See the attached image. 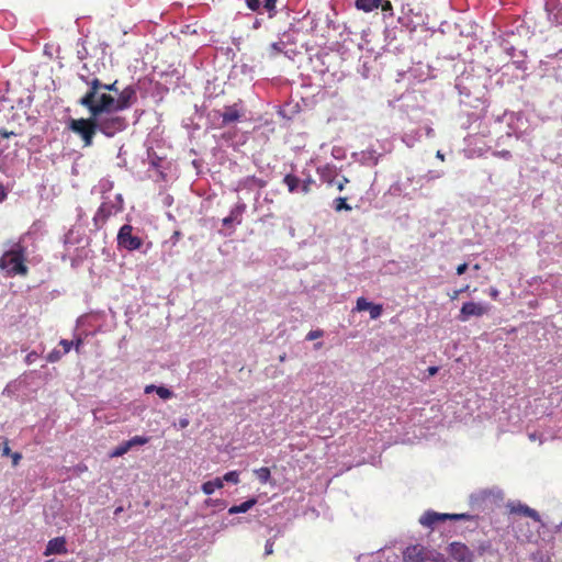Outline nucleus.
I'll return each mask as SVG.
<instances>
[{
    "label": "nucleus",
    "instance_id": "obj_41",
    "mask_svg": "<svg viewBox=\"0 0 562 562\" xmlns=\"http://www.w3.org/2000/svg\"><path fill=\"white\" fill-rule=\"evenodd\" d=\"M7 191L4 187L0 183V202H3L7 199Z\"/></svg>",
    "mask_w": 562,
    "mask_h": 562
},
{
    "label": "nucleus",
    "instance_id": "obj_32",
    "mask_svg": "<svg viewBox=\"0 0 562 562\" xmlns=\"http://www.w3.org/2000/svg\"><path fill=\"white\" fill-rule=\"evenodd\" d=\"M61 353L58 350H53L47 355V361L48 362H56L60 359Z\"/></svg>",
    "mask_w": 562,
    "mask_h": 562
},
{
    "label": "nucleus",
    "instance_id": "obj_11",
    "mask_svg": "<svg viewBox=\"0 0 562 562\" xmlns=\"http://www.w3.org/2000/svg\"><path fill=\"white\" fill-rule=\"evenodd\" d=\"M356 311L362 312V311H369L370 317L372 319H376L382 315L383 306L381 304H374L371 302H368L364 297H358L356 303Z\"/></svg>",
    "mask_w": 562,
    "mask_h": 562
},
{
    "label": "nucleus",
    "instance_id": "obj_7",
    "mask_svg": "<svg viewBox=\"0 0 562 562\" xmlns=\"http://www.w3.org/2000/svg\"><path fill=\"white\" fill-rule=\"evenodd\" d=\"M507 508L510 514L515 515H521L531 518L532 520L540 522L541 518L537 510L533 508H530L526 504H522L520 502H509L507 504Z\"/></svg>",
    "mask_w": 562,
    "mask_h": 562
},
{
    "label": "nucleus",
    "instance_id": "obj_28",
    "mask_svg": "<svg viewBox=\"0 0 562 562\" xmlns=\"http://www.w3.org/2000/svg\"><path fill=\"white\" fill-rule=\"evenodd\" d=\"M323 335H324V331L322 329L311 330L306 335V340H310V341L315 340V339L323 337Z\"/></svg>",
    "mask_w": 562,
    "mask_h": 562
},
{
    "label": "nucleus",
    "instance_id": "obj_22",
    "mask_svg": "<svg viewBox=\"0 0 562 562\" xmlns=\"http://www.w3.org/2000/svg\"><path fill=\"white\" fill-rule=\"evenodd\" d=\"M102 88L108 91L109 93H114L117 98L120 95V93L122 92V89L119 88V81L117 80H114L112 83H103L102 82Z\"/></svg>",
    "mask_w": 562,
    "mask_h": 562
},
{
    "label": "nucleus",
    "instance_id": "obj_8",
    "mask_svg": "<svg viewBox=\"0 0 562 562\" xmlns=\"http://www.w3.org/2000/svg\"><path fill=\"white\" fill-rule=\"evenodd\" d=\"M215 113L222 116L223 125L238 122L243 116L240 102L234 103L232 105H226L223 112L215 111Z\"/></svg>",
    "mask_w": 562,
    "mask_h": 562
},
{
    "label": "nucleus",
    "instance_id": "obj_25",
    "mask_svg": "<svg viewBox=\"0 0 562 562\" xmlns=\"http://www.w3.org/2000/svg\"><path fill=\"white\" fill-rule=\"evenodd\" d=\"M315 183L312 177H307L306 179L301 181V190L304 194H307L312 190V186Z\"/></svg>",
    "mask_w": 562,
    "mask_h": 562
},
{
    "label": "nucleus",
    "instance_id": "obj_39",
    "mask_svg": "<svg viewBox=\"0 0 562 562\" xmlns=\"http://www.w3.org/2000/svg\"><path fill=\"white\" fill-rule=\"evenodd\" d=\"M488 294L493 299V300H497L498 299V295H499V291L496 289V288H490V291H488Z\"/></svg>",
    "mask_w": 562,
    "mask_h": 562
},
{
    "label": "nucleus",
    "instance_id": "obj_37",
    "mask_svg": "<svg viewBox=\"0 0 562 562\" xmlns=\"http://www.w3.org/2000/svg\"><path fill=\"white\" fill-rule=\"evenodd\" d=\"M12 458V464L15 467L19 464L20 460L22 459V454L20 452H14L10 454Z\"/></svg>",
    "mask_w": 562,
    "mask_h": 562
},
{
    "label": "nucleus",
    "instance_id": "obj_46",
    "mask_svg": "<svg viewBox=\"0 0 562 562\" xmlns=\"http://www.w3.org/2000/svg\"><path fill=\"white\" fill-rule=\"evenodd\" d=\"M232 222H233L232 216L225 217V218L223 220V224H224V225H226V226H227V225H229Z\"/></svg>",
    "mask_w": 562,
    "mask_h": 562
},
{
    "label": "nucleus",
    "instance_id": "obj_12",
    "mask_svg": "<svg viewBox=\"0 0 562 562\" xmlns=\"http://www.w3.org/2000/svg\"><path fill=\"white\" fill-rule=\"evenodd\" d=\"M404 560L406 562H425L426 554L424 548L419 544L406 548L404 551Z\"/></svg>",
    "mask_w": 562,
    "mask_h": 562
},
{
    "label": "nucleus",
    "instance_id": "obj_44",
    "mask_svg": "<svg viewBox=\"0 0 562 562\" xmlns=\"http://www.w3.org/2000/svg\"><path fill=\"white\" fill-rule=\"evenodd\" d=\"M82 344H83V340L81 338H77L76 341H74V346H75L77 352H79V349Z\"/></svg>",
    "mask_w": 562,
    "mask_h": 562
},
{
    "label": "nucleus",
    "instance_id": "obj_50",
    "mask_svg": "<svg viewBox=\"0 0 562 562\" xmlns=\"http://www.w3.org/2000/svg\"><path fill=\"white\" fill-rule=\"evenodd\" d=\"M436 157L442 161L445 160V155L440 150L437 151Z\"/></svg>",
    "mask_w": 562,
    "mask_h": 562
},
{
    "label": "nucleus",
    "instance_id": "obj_54",
    "mask_svg": "<svg viewBox=\"0 0 562 562\" xmlns=\"http://www.w3.org/2000/svg\"><path fill=\"white\" fill-rule=\"evenodd\" d=\"M47 562H54V560H49V561H47Z\"/></svg>",
    "mask_w": 562,
    "mask_h": 562
},
{
    "label": "nucleus",
    "instance_id": "obj_16",
    "mask_svg": "<svg viewBox=\"0 0 562 562\" xmlns=\"http://www.w3.org/2000/svg\"><path fill=\"white\" fill-rule=\"evenodd\" d=\"M257 503V499L256 498H250L244 503H241L240 505H235V506H232L229 509H228V513L231 515L233 514H239V513H246L248 512L249 509H251Z\"/></svg>",
    "mask_w": 562,
    "mask_h": 562
},
{
    "label": "nucleus",
    "instance_id": "obj_43",
    "mask_svg": "<svg viewBox=\"0 0 562 562\" xmlns=\"http://www.w3.org/2000/svg\"><path fill=\"white\" fill-rule=\"evenodd\" d=\"M438 371H439V368H438V367H435V366H434V367H429V368L427 369V372H428V375H429V376H432V375L437 374V372H438Z\"/></svg>",
    "mask_w": 562,
    "mask_h": 562
},
{
    "label": "nucleus",
    "instance_id": "obj_26",
    "mask_svg": "<svg viewBox=\"0 0 562 562\" xmlns=\"http://www.w3.org/2000/svg\"><path fill=\"white\" fill-rule=\"evenodd\" d=\"M223 482H231L237 484L239 482V473L237 471H229L222 477Z\"/></svg>",
    "mask_w": 562,
    "mask_h": 562
},
{
    "label": "nucleus",
    "instance_id": "obj_35",
    "mask_svg": "<svg viewBox=\"0 0 562 562\" xmlns=\"http://www.w3.org/2000/svg\"><path fill=\"white\" fill-rule=\"evenodd\" d=\"M38 358V353L36 351H31L25 357V362L27 364L33 363Z\"/></svg>",
    "mask_w": 562,
    "mask_h": 562
},
{
    "label": "nucleus",
    "instance_id": "obj_34",
    "mask_svg": "<svg viewBox=\"0 0 562 562\" xmlns=\"http://www.w3.org/2000/svg\"><path fill=\"white\" fill-rule=\"evenodd\" d=\"M381 10L383 12H392L393 5L390 0H382V3H380Z\"/></svg>",
    "mask_w": 562,
    "mask_h": 562
},
{
    "label": "nucleus",
    "instance_id": "obj_1",
    "mask_svg": "<svg viewBox=\"0 0 562 562\" xmlns=\"http://www.w3.org/2000/svg\"><path fill=\"white\" fill-rule=\"evenodd\" d=\"M80 79L88 86V91L78 100V104L86 108L88 112L99 120H116L114 128L123 132L128 123L120 112L130 109L137 101L135 86H126L117 98L102 88V81L98 78L80 76Z\"/></svg>",
    "mask_w": 562,
    "mask_h": 562
},
{
    "label": "nucleus",
    "instance_id": "obj_5",
    "mask_svg": "<svg viewBox=\"0 0 562 562\" xmlns=\"http://www.w3.org/2000/svg\"><path fill=\"white\" fill-rule=\"evenodd\" d=\"M490 311V306L487 304L477 303V302H465L458 315V319L461 322H467L471 317H481L487 314Z\"/></svg>",
    "mask_w": 562,
    "mask_h": 562
},
{
    "label": "nucleus",
    "instance_id": "obj_49",
    "mask_svg": "<svg viewBox=\"0 0 562 562\" xmlns=\"http://www.w3.org/2000/svg\"><path fill=\"white\" fill-rule=\"evenodd\" d=\"M272 552V544L267 543L266 544V553L270 554Z\"/></svg>",
    "mask_w": 562,
    "mask_h": 562
},
{
    "label": "nucleus",
    "instance_id": "obj_31",
    "mask_svg": "<svg viewBox=\"0 0 562 562\" xmlns=\"http://www.w3.org/2000/svg\"><path fill=\"white\" fill-rule=\"evenodd\" d=\"M277 0H265L263 7L268 12H274L276 10ZM273 14L270 13V16Z\"/></svg>",
    "mask_w": 562,
    "mask_h": 562
},
{
    "label": "nucleus",
    "instance_id": "obj_23",
    "mask_svg": "<svg viewBox=\"0 0 562 562\" xmlns=\"http://www.w3.org/2000/svg\"><path fill=\"white\" fill-rule=\"evenodd\" d=\"M126 441L128 442L127 446H130V448L132 449L133 447H136V446L146 445L149 441V438L144 437V436H134L133 438H131L130 440H126Z\"/></svg>",
    "mask_w": 562,
    "mask_h": 562
},
{
    "label": "nucleus",
    "instance_id": "obj_48",
    "mask_svg": "<svg viewBox=\"0 0 562 562\" xmlns=\"http://www.w3.org/2000/svg\"><path fill=\"white\" fill-rule=\"evenodd\" d=\"M188 425H189V420H188V419H181V420H180V426H181L182 428L187 427Z\"/></svg>",
    "mask_w": 562,
    "mask_h": 562
},
{
    "label": "nucleus",
    "instance_id": "obj_18",
    "mask_svg": "<svg viewBox=\"0 0 562 562\" xmlns=\"http://www.w3.org/2000/svg\"><path fill=\"white\" fill-rule=\"evenodd\" d=\"M254 473L261 484H267L271 479V471L267 467L256 469Z\"/></svg>",
    "mask_w": 562,
    "mask_h": 562
},
{
    "label": "nucleus",
    "instance_id": "obj_29",
    "mask_svg": "<svg viewBox=\"0 0 562 562\" xmlns=\"http://www.w3.org/2000/svg\"><path fill=\"white\" fill-rule=\"evenodd\" d=\"M347 183H349V179L346 176H341L338 180L335 179L334 182L338 191H342Z\"/></svg>",
    "mask_w": 562,
    "mask_h": 562
},
{
    "label": "nucleus",
    "instance_id": "obj_27",
    "mask_svg": "<svg viewBox=\"0 0 562 562\" xmlns=\"http://www.w3.org/2000/svg\"><path fill=\"white\" fill-rule=\"evenodd\" d=\"M283 52V43H272L269 48V55L271 57L277 56L278 54Z\"/></svg>",
    "mask_w": 562,
    "mask_h": 562
},
{
    "label": "nucleus",
    "instance_id": "obj_20",
    "mask_svg": "<svg viewBox=\"0 0 562 562\" xmlns=\"http://www.w3.org/2000/svg\"><path fill=\"white\" fill-rule=\"evenodd\" d=\"M334 210L336 212L351 211V206L347 203V198L338 196L334 200Z\"/></svg>",
    "mask_w": 562,
    "mask_h": 562
},
{
    "label": "nucleus",
    "instance_id": "obj_47",
    "mask_svg": "<svg viewBox=\"0 0 562 562\" xmlns=\"http://www.w3.org/2000/svg\"><path fill=\"white\" fill-rule=\"evenodd\" d=\"M462 292H463V290H457V291H454V292H453V294L451 295V299H452V300H456V299L459 296V294H460V293H462Z\"/></svg>",
    "mask_w": 562,
    "mask_h": 562
},
{
    "label": "nucleus",
    "instance_id": "obj_21",
    "mask_svg": "<svg viewBox=\"0 0 562 562\" xmlns=\"http://www.w3.org/2000/svg\"><path fill=\"white\" fill-rule=\"evenodd\" d=\"M128 442L127 441H124L122 442L121 445H119L112 452H111V457L112 458H117V457H122L124 456L125 453H127L131 448L130 446H127Z\"/></svg>",
    "mask_w": 562,
    "mask_h": 562
},
{
    "label": "nucleus",
    "instance_id": "obj_36",
    "mask_svg": "<svg viewBox=\"0 0 562 562\" xmlns=\"http://www.w3.org/2000/svg\"><path fill=\"white\" fill-rule=\"evenodd\" d=\"M16 133H14L13 131H8L5 128H0V136L2 138H10L11 136H15Z\"/></svg>",
    "mask_w": 562,
    "mask_h": 562
},
{
    "label": "nucleus",
    "instance_id": "obj_33",
    "mask_svg": "<svg viewBox=\"0 0 562 562\" xmlns=\"http://www.w3.org/2000/svg\"><path fill=\"white\" fill-rule=\"evenodd\" d=\"M59 344L64 348V352L63 353H68L71 350L72 346H74V341H69L67 339H61Z\"/></svg>",
    "mask_w": 562,
    "mask_h": 562
},
{
    "label": "nucleus",
    "instance_id": "obj_40",
    "mask_svg": "<svg viewBox=\"0 0 562 562\" xmlns=\"http://www.w3.org/2000/svg\"><path fill=\"white\" fill-rule=\"evenodd\" d=\"M495 155L498 157H502V158H506V159L512 157L510 151H508V150L497 151Z\"/></svg>",
    "mask_w": 562,
    "mask_h": 562
},
{
    "label": "nucleus",
    "instance_id": "obj_2",
    "mask_svg": "<svg viewBox=\"0 0 562 562\" xmlns=\"http://www.w3.org/2000/svg\"><path fill=\"white\" fill-rule=\"evenodd\" d=\"M116 124V120H99L90 114L88 119H72L68 127L80 136L85 147H90L93 144L97 132L102 133L106 137H113L121 133L114 128Z\"/></svg>",
    "mask_w": 562,
    "mask_h": 562
},
{
    "label": "nucleus",
    "instance_id": "obj_14",
    "mask_svg": "<svg viewBox=\"0 0 562 562\" xmlns=\"http://www.w3.org/2000/svg\"><path fill=\"white\" fill-rule=\"evenodd\" d=\"M224 486L223 480L221 477H216L212 481H206L202 484L201 490L204 494L211 495L215 492V490H220Z\"/></svg>",
    "mask_w": 562,
    "mask_h": 562
},
{
    "label": "nucleus",
    "instance_id": "obj_45",
    "mask_svg": "<svg viewBox=\"0 0 562 562\" xmlns=\"http://www.w3.org/2000/svg\"><path fill=\"white\" fill-rule=\"evenodd\" d=\"M157 387H158V386H156V385H154V384L147 385V386L145 387V393H146V394H149V393H151V392H156V389H157Z\"/></svg>",
    "mask_w": 562,
    "mask_h": 562
},
{
    "label": "nucleus",
    "instance_id": "obj_38",
    "mask_svg": "<svg viewBox=\"0 0 562 562\" xmlns=\"http://www.w3.org/2000/svg\"><path fill=\"white\" fill-rule=\"evenodd\" d=\"M468 269V263L463 262L457 267V274H463Z\"/></svg>",
    "mask_w": 562,
    "mask_h": 562
},
{
    "label": "nucleus",
    "instance_id": "obj_24",
    "mask_svg": "<svg viewBox=\"0 0 562 562\" xmlns=\"http://www.w3.org/2000/svg\"><path fill=\"white\" fill-rule=\"evenodd\" d=\"M156 393L162 400H169L173 396V392L165 386H158Z\"/></svg>",
    "mask_w": 562,
    "mask_h": 562
},
{
    "label": "nucleus",
    "instance_id": "obj_13",
    "mask_svg": "<svg viewBox=\"0 0 562 562\" xmlns=\"http://www.w3.org/2000/svg\"><path fill=\"white\" fill-rule=\"evenodd\" d=\"M317 173H318L321 180L328 186H333L335 182V179L337 178L336 167L334 165H329V164L318 167Z\"/></svg>",
    "mask_w": 562,
    "mask_h": 562
},
{
    "label": "nucleus",
    "instance_id": "obj_19",
    "mask_svg": "<svg viewBox=\"0 0 562 562\" xmlns=\"http://www.w3.org/2000/svg\"><path fill=\"white\" fill-rule=\"evenodd\" d=\"M451 550L457 560H459V561L465 560V554L468 552V549L465 546L460 544V543H452Z\"/></svg>",
    "mask_w": 562,
    "mask_h": 562
},
{
    "label": "nucleus",
    "instance_id": "obj_10",
    "mask_svg": "<svg viewBox=\"0 0 562 562\" xmlns=\"http://www.w3.org/2000/svg\"><path fill=\"white\" fill-rule=\"evenodd\" d=\"M67 541L65 537H56L50 539L47 542L46 549L44 551V555H53V554H65L67 553Z\"/></svg>",
    "mask_w": 562,
    "mask_h": 562
},
{
    "label": "nucleus",
    "instance_id": "obj_53",
    "mask_svg": "<svg viewBox=\"0 0 562 562\" xmlns=\"http://www.w3.org/2000/svg\"><path fill=\"white\" fill-rule=\"evenodd\" d=\"M462 290H463V292L468 291L469 290V285H465Z\"/></svg>",
    "mask_w": 562,
    "mask_h": 562
},
{
    "label": "nucleus",
    "instance_id": "obj_9",
    "mask_svg": "<svg viewBox=\"0 0 562 562\" xmlns=\"http://www.w3.org/2000/svg\"><path fill=\"white\" fill-rule=\"evenodd\" d=\"M464 515H458V514H438L435 512H427L424 516L420 518V524L426 527H432L438 521H445L447 519H454L459 520L463 518Z\"/></svg>",
    "mask_w": 562,
    "mask_h": 562
},
{
    "label": "nucleus",
    "instance_id": "obj_4",
    "mask_svg": "<svg viewBox=\"0 0 562 562\" xmlns=\"http://www.w3.org/2000/svg\"><path fill=\"white\" fill-rule=\"evenodd\" d=\"M133 226L130 224L123 225L117 233V246L119 248L134 251L138 250L143 246V239L133 234Z\"/></svg>",
    "mask_w": 562,
    "mask_h": 562
},
{
    "label": "nucleus",
    "instance_id": "obj_52",
    "mask_svg": "<svg viewBox=\"0 0 562 562\" xmlns=\"http://www.w3.org/2000/svg\"><path fill=\"white\" fill-rule=\"evenodd\" d=\"M121 512H122V507H119V508H116L115 514L121 513Z\"/></svg>",
    "mask_w": 562,
    "mask_h": 562
},
{
    "label": "nucleus",
    "instance_id": "obj_30",
    "mask_svg": "<svg viewBox=\"0 0 562 562\" xmlns=\"http://www.w3.org/2000/svg\"><path fill=\"white\" fill-rule=\"evenodd\" d=\"M247 7L255 12H258L261 7L260 0H246Z\"/></svg>",
    "mask_w": 562,
    "mask_h": 562
},
{
    "label": "nucleus",
    "instance_id": "obj_51",
    "mask_svg": "<svg viewBox=\"0 0 562 562\" xmlns=\"http://www.w3.org/2000/svg\"><path fill=\"white\" fill-rule=\"evenodd\" d=\"M260 26V21L256 20L254 23V29H258Z\"/></svg>",
    "mask_w": 562,
    "mask_h": 562
},
{
    "label": "nucleus",
    "instance_id": "obj_42",
    "mask_svg": "<svg viewBox=\"0 0 562 562\" xmlns=\"http://www.w3.org/2000/svg\"><path fill=\"white\" fill-rule=\"evenodd\" d=\"M2 453L4 456H10L11 454V449H10V447L8 445V441H4V443H3Z\"/></svg>",
    "mask_w": 562,
    "mask_h": 562
},
{
    "label": "nucleus",
    "instance_id": "obj_17",
    "mask_svg": "<svg viewBox=\"0 0 562 562\" xmlns=\"http://www.w3.org/2000/svg\"><path fill=\"white\" fill-rule=\"evenodd\" d=\"M283 183L288 187L289 192L293 193L301 186V180L296 176L288 173L283 178Z\"/></svg>",
    "mask_w": 562,
    "mask_h": 562
},
{
    "label": "nucleus",
    "instance_id": "obj_6",
    "mask_svg": "<svg viewBox=\"0 0 562 562\" xmlns=\"http://www.w3.org/2000/svg\"><path fill=\"white\" fill-rule=\"evenodd\" d=\"M116 199L117 203L111 201H104L101 203L93 218L95 223L99 221L104 223L109 220V217L122 211L123 199L120 194L116 196Z\"/></svg>",
    "mask_w": 562,
    "mask_h": 562
},
{
    "label": "nucleus",
    "instance_id": "obj_3",
    "mask_svg": "<svg viewBox=\"0 0 562 562\" xmlns=\"http://www.w3.org/2000/svg\"><path fill=\"white\" fill-rule=\"evenodd\" d=\"M26 261V247L21 240L13 243L10 249L0 257V269L4 270L9 277L22 276L29 273Z\"/></svg>",
    "mask_w": 562,
    "mask_h": 562
},
{
    "label": "nucleus",
    "instance_id": "obj_15",
    "mask_svg": "<svg viewBox=\"0 0 562 562\" xmlns=\"http://www.w3.org/2000/svg\"><path fill=\"white\" fill-rule=\"evenodd\" d=\"M382 3V0H356V7L359 10L364 12H371L374 9H378Z\"/></svg>",
    "mask_w": 562,
    "mask_h": 562
}]
</instances>
